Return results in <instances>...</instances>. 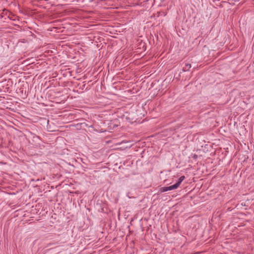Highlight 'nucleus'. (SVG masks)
Listing matches in <instances>:
<instances>
[{
  "label": "nucleus",
  "instance_id": "1",
  "mask_svg": "<svg viewBox=\"0 0 254 254\" xmlns=\"http://www.w3.org/2000/svg\"><path fill=\"white\" fill-rule=\"evenodd\" d=\"M190 67L191 64H190L187 63L185 64V66L183 67L182 70L184 72L189 71Z\"/></svg>",
  "mask_w": 254,
  "mask_h": 254
},
{
  "label": "nucleus",
  "instance_id": "6",
  "mask_svg": "<svg viewBox=\"0 0 254 254\" xmlns=\"http://www.w3.org/2000/svg\"><path fill=\"white\" fill-rule=\"evenodd\" d=\"M197 157V156H196V155H194V157H195H195Z\"/></svg>",
  "mask_w": 254,
  "mask_h": 254
},
{
  "label": "nucleus",
  "instance_id": "7",
  "mask_svg": "<svg viewBox=\"0 0 254 254\" xmlns=\"http://www.w3.org/2000/svg\"><path fill=\"white\" fill-rule=\"evenodd\" d=\"M161 0L163 1H164L165 0Z\"/></svg>",
  "mask_w": 254,
  "mask_h": 254
},
{
  "label": "nucleus",
  "instance_id": "3",
  "mask_svg": "<svg viewBox=\"0 0 254 254\" xmlns=\"http://www.w3.org/2000/svg\"><path fill=\"white\" fill-rule=\"evenodd\" d=\"M185 177L184 176H182L181 177H180L179 178V179H178V181L177 183H176V185L179 187L180 185H181V184L182 183V182L183 181V180L185 179Z\"/></svg>",
  "mask_w": 254,
  "mask_h": 254
},
{
  "label": "nucleus",
  "instance_id": "5",
  "mask_svg": "<svg viewBox=\"0 0 254 254\" xmlns=\"http://www.w3.org/2000/svg\"><path fill=\"white\" fill-rule=\"evenodd\" d=\"M30 134L33 136V137L35 139H38L39 138L38 136L36 135V134L32 133L31 132H30Z\"/></svg>",
  "mask_w": 254,
  "mask_h": 254
},
{
  "label": "nucleus",
  "instance_id": "2",
  "mask_svg": "<svg viewBox=\"0 0 254 254\" xmlns=\"http://www.w3.org/2000/svg\"><path fill=\"white\" fill-rule=\"evenodd\" d=\"M178 187H179L176 185V184H174L173 185H171L170 186L167 187V188L168 191H169V190H172L176 189Z\"/></svg>",
  "mask_w": 254,
  "mask_h": 254
},
{
  "label": "nucleus",
  "instance_id": "4",
  "mask_svg": "<svg viewBox=\"0 0 254 254\" xmlns=\"http://www.w3.org/2000/svg\"><path fill=\"white\" fill-rule=\"evenodd\" d=\"M167 191H168V190H167V187H162L159 189V192L160 193H162V192H166Z\"/></svg>",
  "mask_w": 254,
  "mask_h": 254
}]
</instances>
